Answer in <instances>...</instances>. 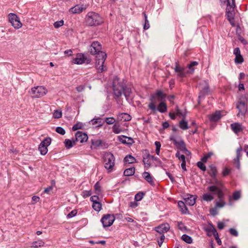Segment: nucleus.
Instances as JSON below:
<instances>
[{"instance_id": "obj_53", "label": "nucleus", "mask_w": 248, "mask_h": 248, "mask_svg": "<svg viewBox=\"0 0 248 248\" xmlns=\"http://www.w3.org/2000/svg\"><path fill=\"white\" fill-rule=\"evenodd\" d=\"M209 225L210 226L207 228H205L204 230L207 232V236L210 237L211 236V234H209V233H210L212 232V227H214V226L211 222H209Z\"/></svg>"}, {"instance_id": "obj_51", "label": "nucleus", "mask_w": 248, "mask_h": 248, "mask_svg": "<svg viewBox=\"0 0 248 248\" xmlns=\"http://www.w3.org/2000/svg\"><path fill=\"white\" fill-rule=\"evenodd\" d=\"M234 62L237 64H241L244 62V59L241 54L235 56Z\"/></svg>"}, {"instance_id": "obj_14", "label": "nucleus", "mask_w": 248, "mask_h": 248, "mask_svg": "<svg viewBox=\"0 0 248 248\" xmlns=\"http://www.w3.org/2000/svg\"><path fill=\"white\" fill-rule=\"evenodd\" d=\"M236 107L238 109L239 113H240L242 115H245L247 111L245 98L243 97L240 98L236 104Z\"/></svg>"}, {"instance_id": "obj_28", "label": "nucleus", "mask_w": 248, "mask_h": 248, "mask_svg": "<svg viewBox=\"0 0 248 248\" xmlns=\"http://www.w3.org/2000/svg\"><path fill=\"white\" fill-rule=\"evenodd\" d=\"M212 179V180L210 181L209 182V184H213L212 186H218V187H225L224 184L222 183V182L220 181H219L217 179V176H215V177H211Z\"/></svg>"}, {"instance_id": "obj_47", "label": "nucleus", "mask_w": 248, "mask_h": 248, "mask_svg": "<svg viewBox=\"0 0 248 248\" xmlns=\"http://www.w3.org/2000/svg\"><path fill=\"white\" fill-rule=\"evenodd\" d=\"M95 193L97 195H99L101 193V186L99 182H97L94 186Z\"/></svg>"}, {"instance_id": "obj_44", "label": "nucleus", "mask_w": 248, "mask_h": 248, "mask_svg": "<svg viewBox=\"0 0 248 248\" xmlns=\"http://www.w3.org/2000/svg\"><path fill=\"white\" fill-rule=\"evenodd\" d=\"M51 142V139L50 137L46 138L43 140L41 141L40 144L48 146L50 145Z\"/></svg>"}, {"instance_id": "obj_29", "label": "nucleus", "mask_w": 248, "mask_h": 248, "mask_svg": "<svg viewBox=\"0 0 248 248\" xmlns=\"http://www.w3.org/2000/svg\"><path fill=\"white\" fill-rule=\"evenodd\" d=\"M118 119L120 121L127 122L131 120V116L127 113H122L118 115Z\"/></svg>"}, {"instance_id": "obj_34", "label": "nucleus", "mask_w": 248, "mask_h": 248, "mask_svg": "<svg viewBox=\"0 0 248 248\" xmlns=\"http://www.w3.org/2000/svg\"><path fill=\"white\" fill-rule=\"evenodd\" d=\"M85 124L81 122H78L72 127L73 131H77L78 129H84V126Z\"/></svg>"}, {"instance_id": "obj_23", "label": "nucleus", "mask_w": 248, "mask_h": 248, "mask_svg": "<svg viewBox=\"0 0 248 248\" xmlns=\"http://www.w3.org/2000/svg\"><path fill=\"white\" fill-rule=\"evenodd\" d=\"M178 206L180 209V210L184 214H188L189 211L188 208L186 205V203L184 202L180 201L178 202Z\"/></svg>"}, {"instance_id": "obj_48", "label": "nucleus", "mask_w": 248, "mask_h": 248, "mask_svg": "<svg viewBox=\"0 0 248 248\" xmlns=\"http://www.w3.org/2000/svg\"><path fill=\"white\" fill-rule=\"evenodd\" d=\"M119 126H120L119 124H115L113 125V126L112 127V131L115 134H118L121 132L122 130L119 128Z\"/></svg>"}, {"instance_id": "obj_33", "label": "nucleus", "mask_w": 248, "mask_h": 248, "mask_svg": "<svg viewBox=\"0 0 248 248\" xmlns=\"http://www.w3.org/2000/svg\"><path fill=\"white\" fill-rule=\"evenodd\" d=\"M132 93L131 89L130 87H127L125 85L124 88V90L122 91V94L124 93L126 98H127L130 96L131 93Z\"/></svg>"}, {"instance_id": "obj_13", "label": "nucleus", "mask_w": 248, "mask_h": 248, "mask_svg": "<svg viewBox=\"0 0 248 248\" xmlns=\"http://www.w3.org/2000/svg\"><path fill=\"white\" fill-rule=\"evenodd\" d=\"M9 20L15 29H19L22 27V24L20 21L19 18L15 14L10 13L9 15Z\"/></svg>"}, {"instance_id": "obj_3", "label": "nucleus", "mask_w": 248, "mask_h": 248, "mask_svg": "<svg viewBox=\"0 0 248 248\" xmlns=\"http://www.w3.org/2000/svg\"><path fill=\"white\" fill-rule=\"evenodd\" d=\"M126 80L124 79L121 80L118 77H115L113 80L112 87L115 99H117L122 95V91L126 84Z\"/></svg>"}, {"instance_id": "obj_46", "label": "nucleus", "mask_w": 248, "mask_h": 248, "mask_svg": "<svg viewBox=\"0 0 248 248\" xmlns=\"http://www.w3.org/2000/svg\"><path fill=\"white\" fill-rule=\"evenodd\" d=\"M198 64V62L196 61H192L190 62V63L188 65V68L190 70V73L192 74L194 71V69L193 67L197 65Z\"/></svg>"}, {"instance_id": "obj_49", "label": "nucleus", "mask_w": 248, "mask_h": 248, "mask_svg": "<svg viewBox=\"0 0 248 248\" xmlns=\"http://www.w3.org/2000/svg\"><path fill=\"white\" fill-rule=\"evenodd\" d=\"M213 155V153L212 152H209L206 155H204L201 158V161L202 162H206L208 159L210 158Z\"/></svg>"}, {"instance_id": "obj_11", "label": "nucleus", "mask_w": 248, "mask_h": 248, "mask_svg": "<svg viewBox=\"0 0 248 248\" xmlns=\"http://www.w3.org/2000/svg\"><path fill=\"white\" fill-rule=\"evenodd\" d=\"M224 187H218L215 186H210L207 187V190L212 192L213 194L217 195L220 201H221L224 197V193L223 191Z\"/></svg>"}, {"instance_id": "obj_42", "label": "nucleus", "mask_w": 248, "mask_h": 248, "mask_svg": "<svg viewBox=\"0 0 248 248\" xmlns=\"http://www.w3.org/2000/svg\"><path fill=\"white\" fill-rule=\"evenodd\" d=\"M145 195V193L144 192H139L137 193L135 196V201L136 202L140 201L142 200L143 196Z\"/></svg>"}, {"instance_id": "obj_7", "label": "nucleus", "mask_w": 248, "mask_h": 248, "mask_svg": "<svg viewBox=\"0 0 248 248\" xmlns=\"http://www.w3.org/2000/svg\"><path fill=\"white\" fill-rule=\"evenodd\" d=\"M104 161L105 162V168L108 170L109 172H111L112 170V168L115 164V157L111 153H106L104 155Z\"/></svg>"}, {"instance_id": "obj_56", "label": "nucleus", "mask_w": 248, "mask_h": 248, "mask_svg": "<svg viewBox=\"0 0 248 248\" xmlns=\"http://www.w3.org/2000/svg\"><path fill=\"white\" fill-rule=\"evenodd\" d=\"M92 194L91 190H84L81 193V195L84 198H86L91 196Z\"/></svg>"}, {"instance_id": "obj_18", "label": "nucleus", "mask_w": 248, "mask_h": 248, "mask_svg": "<svg viewBox=\"0 0 248 248\" xmlns=\"http://www.w3.org/2000/svg\"><path fill=\"white\" fill-rule=\"evenodd\" d=\"M75 140L76 142L79 141L80 143L87 141L88 137L86 133L78 131L75 134Z\"/></svg>"}, {"instance_id": "obj_39", "label": "nucleus", "mask_w": 248, "mask_h": 248, "mask_svg": "<svg viewBox=\"0 0 248 248\" xmlns=\"http://www.w3.org/2000/svg\"><path fill=\"white\" fill-rule=\"evenodd\" d=\"M181 239L187 244H191L193 241L192 237L186 234H184L182 236Z\"/></svg>"}, {"instance_id": "obj_6", "label": "nucleus", "mask_w": 248, "mask_h": 248, "mask_svg": "<svg viewBox=\"0 0 248 248\" xmlns=\"http://www.w3.org/2000/svg\"><path fill=\"white\" fill-rule=\"evenodd\" d=\"M107 58V54H101V57L95 58V67L97 71V73H100L107 71V68L104 65V62Z\"/></svg>"}, {"instance_id": "obj_21", "label": "nucleus", "mask_w": 248, "mask_h": 248, "mask_svg": "<svg viewBox=\"0 0 248 248\" xmlns=\"http://www.w3.org/2000/svg\"><path fill=\"white\" fill-rule=\"evenodd\" d=\"M222 117L221 114V111H216L214 113H213L209 117V120L211 122H216L219 121Z\"/></svg>"}, {"instance_id": "obj_8", "label": "nucleus", "mask_w": 248, "mask_h": 248, "mask_svg": "<svg viewBox=\"0 0 248 248\" xmlns=\"http://www.w3.org/2000/svg\"><path fill=\"white\" fill-rule=\"evenodd\" d=\"M91 61L92 59L89 57L81 53L77 54V57L72 60V62L77 64H81L84 63L89 64Z\"/></svg>"}, {"instance_id": "obj_31", "label": "nucleus", "mask_w": 248, "mask_h": 248, "mask_svg": "<svg viewBox=\"0 0 248 248\" xmlns=\"http://www.w3.org/2000/svg\"><path fill=\"white\" fill-rule=\"evenodd\" d=\"M136 161V158L131 155H127L124 159V163L132 164Z\"/></svg>"}, {"instance_id": "obj_15", "label": "nucleus", "mask_w": 248, "mask_h": 248, "mask_svg": "<svg viewBox=\"0 0 248 248\" xmlns=\"http://www.w3.org/2000/svg\"><path fill=\"white\" fill-rule=\"evenodd\" d=\"M92 145L91 146V149H96L98 147H101V149H104L108 147V144L105 142H103L101 140H91Z\"/></svg>"}, {"instance_id": "obj_59", "label": "nucleus", "mask_w": 248, "mask_h": 248, "mask_svg": "<svg viewBox=\"0 0 248 248\" xmlns=\"http://www.w3.org/2000/svg\"><path fill=\"white\" fill-rule=\"evenodd\" d=\"M241 196V193L239 191H235L233 192L232 195V198L234 200H238Z\"/></svg>"}, {"instance_id": "obj_45", "label": "nucleus", "mask_w": 248, "mask_h": 248, "mask_svg": "<svg viewBox=\"0 0 248 248\" xmlns=\"http://www.w3.org/2000/svg\"><path fill=\"white\" fill-rule=\"evenodd\" d=\"M202 199L205 201L210 202L214 199V197L209 193H205L202 195Z\"/></svg>"}, {"instance_id": "obj_38", "label": "nucleus", "mask_w": 248, "mask_h": 248, "mask_svg": "<svg viewBox=\"0 0 248 248\" xmlns=\"http://www.w3.org/2000/svg\"><path fill=\"white\" fill-rule=\"evenodd\" d=\"M47 147L48 146H46L45 145L43 146V145L39 144L38 150L41 155H45L46 154L48 151Z\"/></svg>"}, {"instance_id": "obj_12", "label": "nucleus", "mask_w": 248, "mask_h": 248, "mask_svg": "<svg viewBox=\"0 0 248 248\" xmlns=\"http://www.w3.org/2000/svg\"><path fill=\"white\" fill-rule=\"evenodd\" d=\"M32 93L34 97L39 98L45 95L47 90L43 86H36L31 88Z\"/></svg>"}, {"instance_id": "obj_55", "label": "nucleus", "mask_w": 248, "mask_h": 248, "mask_svg": "<svg viewBox=\"0 0 248 248\" xmlns=\"http://www.w3.org/2000/svg\"><path fill=\"white\" fill-rule=\"evenodd\" d=\"M55 131L61 135H64L65 134V131L64 128L60 126L57 127Z\"/></svg>"}, {"instance_id": "obj_57", "label": "nucleus", "mask_w": 248, "mask_h": 248, "mask_svg": "<svg viewBox=\"0 0 248 248\" xmlns=\"http://www.w3.org/2000/svg\"><path fill=\"white\" fill-rule=\"evenodd\" d=\"M231 170H232L231 169H229L227 167H225L223 169L222 172V176L223 177H225V176L228 175L231 172Z\"/></svg>"}, {"instance_id": "obj_62", "label": "nucleus", "mask_w": 248, "mask_h": 248, "mask_svg": "<svg viewBox=\"0 0 248 248\" xmlns=\"http://www.w3.org/2000/svg\"><path fill=\"white\" fill-rule=\"evenodd\" d=\"M126 138H127V137L124 135L119 136L118 137V140L122 143L126 144L127 141L124 140V138L126 139Z\"/></svg>"}, {"instance_id": "obj_37", "label": "nucleus", "mask_w": 248, "mask_h": 248, "mask_svg": "<svg viewBox=\"0 0 248 248\" xmlns=\"http://www.w3.org/2000/svg\"><path fill=\"white\" fill-rule=\"evenodd\" d=\"M142 15L144 16L145 22L143 25V29L144 30H148L150 28L149 22L147 19V15L145 12L142 13Z\"/></svg>"}, {"instance_id": "obj_58", "label": "nucleus", "mask_w": 248, "mask_h": 248, "mask_svg": "<svg viewBox=\"0 0 248 248\" xmlns=\"http://www.w3.org/2000/svg\"><path fill=\"white\" fill-rule=\"evenodd\" d=\"M105 122L108 124H112L115 123V120L113 117H108L105 118Z\"/></svg>"}, {"instance_id": "obj_16", "label": "nucleus", "mask_w": 248, "mask_h": 248, "mask_svg": "<svg viewBox=\"0 0 248 248\" xmlns=\"http://www.w3.org/2000/svg\"><path fill=\"white\" fill-rule=\"evenodd\" d=\"M197 198L196 195H193L190 194H187L183 197L184 202L189 206H193L196 202V200Z\"/></svg>"}, {"instance_id": "obj_17", "label": "nucleus", "mask_w": 248, "mask_h": 248, "mask_svg": "<svg viewBox=\"0 0 248 248\" xmlns=\"http://www.w3.org/2000/svg\"><path fill=\"white\" fill-rule=\"evenodd\" d=\"M205 85L202 88V89L199 92V98L205 97L206 95L210 94V87L208 83V80L204 81Z\"/></svg>"}, {"instance_id": "obj_24", "label": "nucleus", "mask_w": 248, "mask_h": 248, "mask_svg": "<svg viewBox=\"0 0 248 248\" xmlns=\"http://www.w3.org/2000/svg\"><path fill=\"white\" fill-rule=\"evenodd\" d=\"M231 127L233 132L237 134L243 130L242 125L238 123L232 124Z\"/></svg>"}, {"instance_id": "obj_40", "label": "nucleus", "mask_w": 248, "mask_h": 248, "mask_svg": "<svg viewBox=\"0 0 248 248\" xmlns=\"http://www.w3.org/2000/svg\"><path fill=\"white\" fill-rule=\"evenodd\" d=\"M179 127L183 130H186L189 128L187 122L185 120L180 121Z\"/></svg>"}, {"instance_id": "obj_43", "label": "nucleus", "mask_w": 248, "mask_h": 248, "mask_svg": "<svg viewBox=\"0 0 248 248\" xmlns=\"http://www.w3.org/2000/svg\"><path fill=\"white\" fill-rule=\"evenodd\" d=\"M92 124L93 125H95L96 124H98L96 126L97 127H101L102 126L103 124L102 123V119L101 118L97 119H93L91 121Z\"/></svg>"}, {"instance_id": "obj_63", "label": "nucleus", "mask_w": 248, "mask_h": 248, "mask_svg": "<svg viewBox=\"0 0 248 248\" xmlns=\"http://www.w3.org/2000/svg\"><path fill=\"white\" fill-rule=\"evenodd\" d=\"M174 71L175 72L177 73L179 72H182L183 71H184V68L180 67L179 65L178 62H176V66H175V67L174 68Z\"/></svg>"}, {"instance_id": "obj_52", "label": "nucleus", "mask_w": 248, "mask_h": 248, "mask_svg": "<svg viewBox=\"0 0 248 248\" xmlns=\"http://www.w3.org/2000/svg\"><path fill=\"white\" fill-rule=\"evenodd\" d=\"M177 226L178 229L182 231H184L187 230V227L185 225L184 223L182 221H178L177 222Z\"/></svg>"}, {"instance_id": "obj_26", "label": "nucleus", "mask_w": 248, "mask_h": 248, "mask_svg": "<svg viewBox=\"0 0 248 248\" xmlns=\"http://www.w3.org/2000/svg\"><path fill=\"white\" fill-rule=\"evenodd\" d=\"M76 140L65 139L64 141V144L65 148L67 149H69L76 145Z\"/></svg>"}, {"instance_id": "obj_1", "label": "nucleus", "mask_w": 248, "mask_h": 248, "mask_svg": "<svg viewBox=\"0 0 248 248\" xmlns=\"http://www.w3.org/2000/svg\"><path fill=\"white\" fill-rule=\"evenodd\" d=\"M167 95L164 93L161 90H157L155 93L151 95L150 98V103L148 108L153 112L158 110L161 113H165L167 110V106L165 103V98Z\"/></svg>"}, {"instance_id": "obj_2", "label": "nucleus", "mask_w": 248, "mask_h": 248, "mask_svg": "<svg viewBox=\"0 0 248 248\" xmlns=\"http://www.w3.org/2000/svg\"><path fill=\"white\" fill-rule=\"evenodd\" d=\"M85 22L89 26H97L103 23L104 20L98 13L90 12L86 16Z\"/></svg>"}, {"instance_id": "obj_54", "label": "nucleus", "mask_w": 248, "mask_h": 248, "mask_svg": "<svg viewBox=\"0 0 248 248\" xmlns=\"http://www.w3.org/2000/svg\"><path fill=\"white\" fill-rule=\"evenodd\" d=\"M62 113L61 110L58 109L54 110L53 113V117L54 118L59 119L62 117Z\"/></svg>"}, {"instance_id": "obj_4", "label": "nucleus", "mask_w": 248, "mask_h": 248, "mask_svg": "<svg viewBox=\"0 0 248 248\" xmlns=\"http://www.w3.org/2000/svg\"><path fill=\"white\" fill-rule=\"evenodd\" d=\"M89 52L91 54L96 55V58L101 57V54H107L105 52L102 51V45L98 41H93L92 43L89 48Z\"/></svg>"}, {"instance_id": "obj_19", "label": "nucleus", "mask_w": 248, "mask_h": 248, "mask_svg": "<svg viewBox=\"0 0 248 248\" xmlns=\"http://www.w3.org/2000/svg\"><path fill=\"white\" fill-rule=\"evenodd\" d=\"M88 5L87 4H77L74 7L71 8L69 10V12L73 14H79L83 10L86 9Z\"/></svg>"}, {"instance_id": "obj_36", "label": "nucleus", "mask_w": 248, "mask_h": 248, "mask_svg": "<svg viewBox=\"0 0 248 248\" xmlns=\"http://www.w3.org/2000/svg\"><path fill=\"white\" fill-rule=\"evenodd\" d=\"M148 158H146V154H145V155H144L143 156L142 161L145 166L144 167L146 170L149 169L151 166V164L150 162L149 161V160L148 159Z\"/></svg>"}, {"instance_id": "obj_41", "label": "nucleus", "mask_w": 248, "mask_h": 248, "mask_svg": "<svg viewBox=\"0 0 248 248\" xmlns=\"http://www.w3.org/2000/svg\"><path fill=\"white\" fill-rule=\"evenodd\" d=\"M92 207L95 211L99 212L102 209V204L99 202H97L93 203Z\"/></svg>"}, {"instance_id": "obj_64", "label": "nucleus", "mask_w": 248, "mask_h": 248, "mask_svg": "<svg viewBox=\"0 0 248 248\" xmlns=\"http://www.w3.org/2000/svg\"><path fill=\"white\" fill-rule=\"evenodd\" d=\"M229 232L231 233V234L233 236H237L238 235V232L236 231V230H235V229H233V228L230 229Z\"/></svg>"}, {"instance_id": "obj_22", "label": "nucleus", "mask_w": 248, "mask_h": 248, "mask_svg": "<svg viewBox=\"0 0 248 248\" xmlns=\"http://www.w3.org/2000/svg\"><path fill=\"white\" fill-rule=\"evenodd\" d=\"M144 152H145V154H146V158H150L154 161H157L158 164V166L163 168L162 162L158 157H155L154 155H150V154L149 153V151L148 150H144L143 151V153H144Z\"/></svg>"}, {"instance_id": "obj_10", "label": "nucleus", "mask_w": 248, "mask_h": 248, "mask_svg": "<svg viewBox=\"0 0 248 248\" xmlns=\"http://www.w3.org/2000/svg\"><path fill=\"white\" fill-rule=\"evenodd\" d=\"M115 219V216L114 214H106L103 215L101 219V222L104 228L111 226Z\"/></svg>"}, {"instance_id": "obj_5", "label": "nucleus", "mask_w": 248, "mask_h": 248, "mask_svg": "<svg viewBox=\"0 0 248 248\" xmlns=\"http://www.w3.org/2000/svg\"><path fill=\"white\" fill-rule=\"evenodd\" d=\"M220 1L224 3L227 2V7L226 8V15L227 16L228 20L231 22L232 20L234 19L233 11L234 8L235 7V0H222Z\"/></svg>"}, {"instance_id": "obj_60", "label": "nucleus", "mask_w": 248, "mask_h": 248, "mask_svg": "<svg viewBox=\"0 0 248 248\" xmlns=\"http://www.w3.org/2000/svg\"><path fill=\"white\" fill-rule=\"evenodd\" d=\"M63 24H64V21L63 20H61L55 22L54 23V26L55 28H58L63 26Z\"/></svg>"}, {"instance_id": "obj_27", "label": "nucleus", "mask_w": 248, "mask_h": 248, "mask_svg": "<svg viewBox=\"0 0 248 248\" xmlns=\"http://www.w3.org/2000/svg\"><path fill=\"white\" fill-rule=\"evenodd\" d=\"M217 170L216 166L214 165L209 166V170H208V173L211 177H215L217 175Z\"/></svg>"}, {"instance_id": "obj_20", "label": "nucleus", "mask_w": 248, "mask_h": 248, "mask_svg": "<svg viewBox=\"0 0 248 248\" xmlns=\"http://www.w3.org/2000/svg\"><path fill=\"white\" fill-rule=\"evenodd\" d=\"M170 229L169 224H162L155 228V230L160 234H164L167 232Z\"/></svg>"}, {"instance_id": "obj_9", "label": "nucleus", "mask_w": 248, "mask_h": 248, "mask_svg": "<svg viewBox=\"0 0 248 248\" xmlns=\"http://www.w3.org/2000/svg\"><path fill=\"white\" fill-rule=\"evenodd\" d=\"M179 140H177L175 136L173 135H170V140L173 141V144L176 146L178 150H179L183 152L184 151H187L184 140L181 137H179Z\"/></svg>"}, {"instance_id": "obj_35", "label": "nucleus", "mask_w": 248, "mask_h": 248, "mask_svg": "<svg viewBox=\"0 0 248 248\" xmlns=\"http://www.w3.org/2000/svg\"><path fill=\"white\" fill-rule=\"evenodd\" d=\"M45 243L41 240L32 242L31 244V247L33 248H38L43 246Z\"/></svg>"}, {"instance_id": "obj_30", "label": "nucleus", "mask_w": 248, "mask_h": 248, "mask_svg": "<svg viewBox=\"0 0 248 248\" xmlns=\"http://www.w3.org/2000/svg\"><path fill=\"white\" fill-rule=\"evenodd\" d=\"M242 151V147L240 146L236 150V157L234 159L235 162H237L236 168L238 169H239L240 168V158L241 157V152Z\"/></svg>"}, {"instance_id": "obj_25", "label": "nucleus", "mask_w": 248, "mask_h": 248, "mask_svg": "<svg viewBox=\"0 0 248 248\" xmlns=\"http://www.w3.org/2000/svg\"><path fill=\"white\" fill-rule=\"evenodd\" d=\"M142 176H143L144 179L151 185L154 186L155 185V182L153 180V178L149 172L147 171H144V172L142 173Z\"/></svg>"}, {"instance_id": "obj_50", "label": "nucleus", "mask_w": 248, "mask_h": 248, "mask_svg": "<svg viewBox=\"0 0 248 248\" xmlns=\"http://www.w3.org/2000/svg\"><path fill=\"white\" fill-rule=\"evenodd\" d=\"M204 162H202V161H198L197 163V167L202 171H206V166L204 164Z\"/></svg>"}, {"instance_id": "obj_61", "label": "nucleus", "mask_w": 248, "mask_h": 248, "mask_svg": "<svg viewBox=\"0 0 248 248\" xmlns=\"http://www.w3.org/2000/svg\"><path fill=\"white\" fill-rule=\"evenodd\" d=\"M78 213L77 210H73L71 212H70L67 215V218H72L73 217H75Z\"/></svg>"}, {"instance_id": "obj_32", "label": "nucleus", "mask_w": 248, "mask_h": 248, "mask_svg": "<svg viewBox=\"0 0 248 248\" xmlns=\"http://www.w3.org/2000/svg\"><path fill=\"white\" fill-rule=\"evenodd\" d=\"M135 171V167H131L126 169L124 172V175L125 176H132L134 174Z\"/></svg>"}]
</instances>
